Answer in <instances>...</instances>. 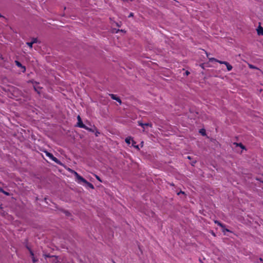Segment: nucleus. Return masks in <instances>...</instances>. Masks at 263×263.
<instances>
[{
    "instance_id": "nucleus-28",
    "label": "nucleus",
    "mask_w": 263,
    "mask_h": 263,
    "mask_svg": "<svg viewBox=\"0 0 263 263\" xmlns=\"http://www.w3.org/2000/svg\"><path fill=\"white\" fill-rule=\"evenodd\" d=\"M144 126H152V124L151 123H144Z\"/></svg>"
},
{
    "instance_id": "nucleus-10",
    "label": "nucleus",
    "mask_w": 263,
    "mask_h": 263,
    "mask_svg": "<svg viewBox=\"0 0 263 263\" xmlns=\"http://www.w3.org/2000/svg\"><path fill=\"white\" fill-rule=\"evenodd\" d=\"M234 144L236 145L237 146L240 147L242 149L246 150V148L245 145H243L241 143H234Z\"/></svg>"
},
{
    "instance_id": "nucleus-38",
    "label": "nucleus",
    "mask_w": 263,
    "mask_h": 263,
    "mask_svg": "<svg viewBox=\"0 0 263 263\" xmlns=\"http://www.w3.org/2000/svg\"><path fill=\"white\" fill-rule=\"evenodd\" d=\"M0 17L5 18V17L4 16H3L1 14H0Z\"/></svg>"
},
{
    "instance_id": "nucleus-43",
    "label": "nucleus",
    "mask_w": 263,
    "mask_h": 263,
    "mask_svg": "<svg viewBox=\"0 0 263 263\" xmlns=\"http://www.w3.org/2000/svg\"><path fill=\"white\" fill-rule=\"evenodd\" d=\"M98 134H100V133H99V132H97L96 133V135L97 136H98Z\"/></svg>"
},
{
    "instance_id": "nucleus-6",
    "label": "nucleus",
    "mask_w": 263,
    "mask_h": 263,
    "mask_svg": "<svg viewBox=\"0 0 263 263\" xmlns=\"http://www.w3.org/2000/svg\"><path fill=\"white\" fill-rule=\"evenodd\" d=\"M83 182L85 184V185L86 187H89L91 189H94V186L93 185L87 181L85 178H83V180L81 181V183Z\"/></svg>"
},
{
    "instance_id": "nucleus-11",
    "label": "nucleus",
    "mask_w": 263,
    "mask_h": 263,
    "mask_svg": "<svg viewBox=\"0 0 263 263\" xmlns=\"http://www.w3.org/2000/svg\"><path fill=\"white\" fill-rule=\"evenodd\" d=\"M257 34L258 35H260L261 34H262L263 33V28L259 26L258 28L257 29Z\"/></svg>"
},
{
    "instance_id": "nucleus-35",
    "label": "nucleus",
    "mask_w": 263,
    "mask_h": 263,
    "mask_svg": "<svg viewBox=\"0 0 263 263\" xmlns=\"http://www.w3.org/2000/svg\"><path fill=\"white\" fill-rule=\"evenodd\" d=\"M196 162V161H194L192 162V163H191L192 165L193 166Z\"/></svg>"
},
{
    "instance_id": "nucleus-29",
    "label": "nucleus",
    "mask_w": 263,
    "mask_h": 263,
    "mask_svg": "<svg viewBox=\"0 0 263 263\" xmlns=\"http://www.w3.org/2000/svg\"><path fill=\"white\" fill-rule=\"evenodd\" d=\"M180 194L185 195V193L183 191H180L179 192L177 193V195H180Z\"/></svg>"
},
{
    "instance_id": "nucleus-21",
    "label": "nucleus",
    "mask_w": 263,
    "mask_h": 263,
    "mask_svg": "<svg viewBox=\"0 0 263 263\" xmlns=\"http://www.w3.org/2000/svg\"><path fill=\"white\" fill-rule=\"evenodd\" d=\"M209 61L210 62H213V61H215V62H218L219 63V62H221V61H219L214 58H209Z\"/></svg>"
},
{
    "instance_id": "nucleus-9",
    "label": "nucleus",
    "mask_w": 263,
    "mask_h": 263,
    "mask_svg": "<svg viewBox=\"0 0 263 263\" xmlns=\"http://www.w3.org/2000/svg\"><path fill=\"white\" fill-rule=\"evenodd\" d=\"M15 65L18 67H20L22 69V72L24 73L26 71V67L25 66H23L21 62H20L19 61H15Z\"/></svg>"
},
{
    "instance_id": "nucleus-34",
    "label": "nucleus",
    "mask_w": 263,
    "mask_h": 263,
    "mask_svg": "<svg viewBox=\"0 0 263 263\" xmlns=\"http://www.w3.org/2000/svg\"><path fill=\"white\" fill-rule=\"evenodd\" d=\"M256 263H261L259 260V258L256 260V261H255Z\"/></svg>"
},
{
    "instance_id": "nucleus-44",
    "label": "nucleus",
    "mask_w": 263,
    "mask_h": 263,
    "mask_svg": "<svg viewBox=\"0 0 263 263\" xmlns=\"http://www.w3.org/2000/svg\"><path fill=\"white\" fill-rule=\"evenodd\" d=\"M260 182H261V183H263V180L260 181Z\"/></svg>"
},
{
    "instance_id": "nucleus-37",
    "label": "nucleus",
    "mask_w": 263,
    "mask_h": 263,
    "mask_svg": "<svg viewBox=\"0 0 263 263\" xmlns=\"http://www.w3.org/2000/svg\"><path fill=\"white\" fill-rule=\"evenodd\" d=\"M256 180L259 181H260H260H262V180L260 178H257Z\"/></svg>"
},
{
    "instance_id": "nucleus-22",
    "label": "nucleus",
    "mask_w": 263,
    "mask_h": 263,
    "mask_svg": "<svg viewBox=\"0 0 263 263\" xmlns=\"http://www.w3.org/2000/svg\"><path fill=\"white\" fill-rule=\"evenodd\" d=\"M64 213L65 214L66 216H71V213L67 210H64Z\"/></svg>"
},
{
    "instance_id": "nucleus-18",
    "label": "nucleus",
    "mask_w": 263,
    "mask_h": 263,
    "mask_svg": "<svg viewBox=\"0 0 263 263\" xmlns=\"http://www.w3.org/2000/svg\"><path fill=\"white\" fill-rule=\"evenodd\" d=\"M199 133L202 135V136H205L206 135V132H205V130L203 128H202V129H200L199 130Z\"/></svg>"
},
{
    "instance_id": "nucleus-24",
    "label": "nucleus",
    "mask_w": 263,
    "mask_h": 263,
    "mask_svg": "<svg viewBox=\"0 0 263 263\" xmlns=\"http://www.w3.org/2000/svg\"><path fill=\"white\" fill-rule=\"evenodd\" d=\"M31 42H32V43H33V44L34 43H37V42H38V40H37V38H33V39H32V41H31Z\"/></svg>"
},
{
    "instance_id": "nucleus-45",
    "label": "nucleus",
    "mask_w": 263,
    "mask_h": 263,
    "mask_svg": "<svg viewBox=\"0 0 263 263\" xmlns=\"http://www.w3.org/2000/svg\"><path fill=\"white\" fill-rule=\"evenodd\" d=\"M260 35H263V33H262V34H261Z\"/></svg>"
},
{
    "instance_id": "nucleus-27",
    "label": "nucleus",
    "mask_w": 263,
    "mask_h": 263,
    "mask_svg": "<svg viewBox=\"0 0 263 263\" xmlns=\"http://www.w3.org/2000/svg\"><path fill=\"white\" fill-rule=\"evenodd\" d=\"M144 123H142L140 121H138V125L141 126V127H142L143 128H144Z\"/></svg>"
},
{
    "instance_id": "nucleus-19",
    "label": "nucleus",
    "mask_w": 263,
    "mask_h": 263,
    "mask_svg": "<svg viewBox=\"0 0 263 263\" xmlns=\"http://www.w3.org/2000/svg\"><path fill=\"white\" fill-rule=\"evenodd\" d=\"M0 192H1V193H3L4 194H5V195H7V196H9V195H10V194H9L8 192H7L5 191L4 190H3L2 188H1V189H0Z\"/></svg>"
},
{
    "instance_id": "nucleus-39",
    "label": "nucleus",
    "mask_w": 263,
    "mask_h": 263,
    "mask_svg": "<svg viewBox=\"0 0 263 263\" xmlns=\"http://www.w3.org/2000/svg\"><path fill=\"white\" fill-rule=\"evenodd\" d=\"M0 59H1L3 60H4V58H3V56H2V55H1Z\"/></svg>"
},
{
    "instance_id": "nucleus-14",
    "label": "nucleus",
    "mask_w": 263,
    "mask_h": 263,
    "mask_svg": "<svg viewBox=\"0 0 263 263\" xmlns=\"http://www.w3.org/2000/svg\"><path fill=\"white\" fill-rule=\"evenodd\" d=\"M132 140H133V139L132 137H128L125 139V141L127 144H129L130 143V142H132Z\"/></svg>"
},
{
    "instance_id": "nucleus-33",
    "label": "nucleus",
    "mask_w": 263,
    "mask_h": 263,
    "mask_svg": "<svg viewBox=\"0 0 263 263\" xmlns=\"http://www.w3.org/2000/svg\"><path fill=\"white\" fill-rule=\"evenodd\" d=\"M190 73V72L189 71H186L185 72V74L186 76H188Z\"/></svg>"
},
{
    "instance_id": "nucleus-1",
    "label": "nucleus",
    "mask_w": 263,
    "mask_h": 263,
    "mask_svg": "<svg viewBox=\"0 0 263 263\" xmlns=\"http://www.w3.org/2000/svg\"><path fill=\"white\" fill-rule=\"evenodd\" d=\"M44 256L47 262L51 263H61L56 256L50 255L49 254H44Z\"/></svg>"
},
{
    "instance_id": "nucleus-5",
    "label": "nucleus",
    "mask_w": 263,
    "mask_h": 263,
    "mask_svg": "<svg viewBox=\"0 0 263 263\" xmlns=\"http://www.w3.org/2000/svg\"><path fill=\"white\" fill-rule=\"evenodd\" d=\"M78 122H77V126L82 128H86V126L83 124L82 120L80 116H78L77 117Z\"/></svg>"
},
{
    "instance_id": "nucleus-23",
    "label": "nucleus",
    "mask_w": 263,
    "mask_h": 263,
    "mask_svg": "<svg viewBox=\"0 0 263 263\" xmlns=\"http://www.w3.org/2000/svg\"><path fill=\"white\" fill-rule=\"evenodd\" d=\"M32 260L33 263H36L38 261V259L35 258V257H32Z\"/></svg>"
},
{
    "instance_id": "nucleus-41",
    "label": "nucleus",
    "mask_w": 263,
    "mask_h": 263,
    "mask_svg": "<svg viewBox=\"0 0 263 263\" xmlns=\"http://www.w3.org/2000/svg\"><path fill=\"white\" fill-rule=\"evenodd\" d=\"M187 158L188 159H191V156H188L187 157Z\"/></svg>"
},
{
    "instance_id": "nucleus-16",
    "label": "nucleus",
    "mask_w": 263,
    "mask_h": 263,
    "mask_svg": "<svg viewBox=\"0 0 263 263\" xmlns=\"http://www.w3.org/2000/svg\"><path fill=\"white\" fill-rule=\"evenodd\" d=\"M215 223L217 224L218 226H220L221 228H224V224L221 223L219 221L216 220L215 221Z\"/></svg>"
},
{
    "instance_id": "nucleus-15",
    "label": "nucleus",
    "mask_w": 263,
    "mask_h": 263,
    "mask_svg": "<svg viewBox=\"0 0 263 263\" xmlns=\"http://www.w3.org/2000/svg\"><path fill=\"white\" fill-rule=\"evenodd\" d=\"M33 88H34V90L37 92V93H40V91L39 90H40L41 89H42V88L40 86H36L35 85L33 86Z\"/></svg>"
},
{
    "instance_id": "nucleus-42",
    "label": "nucleus",
    "mask_w": 263,
    "mask_h": 263,
    "mask_svg": "<svg viewBox=\"0 0 263 263\" xmlns=\"http://www.w3.org/2000/svg\"><path fill=\"white\" fill-rule=\"evenodd\" d=\"M212 234L213 235L215 236V234L213 231L212 232Z\"/></svg>"
},
{
    "instance_id": "nucleus-4",
    "label": "nucleus",
    "mask_w": 263,
    "mask_h": 263,
    "mask_svg": "<svg viewBox=\"0 0 263 263\" xmlns=\"http://www.w3.org/2000/svg\"><path fill=\"white\" fill-rule=\"evenodd\" d=\"M70 170L73 174L78 183H81V181L83 180V179L84 178L83 177H82L81 176H80L77 172L71 170Z\"/></svg>"
},
{
    "instance_id": "nucleus-7",
    "label": "nucleus",
    "mask_w": 263,
    "mask_h": 263,
    "mask_svg": "<svg viewBox=\"0 0 263 263\" xmlns=\"http://www.w3.org/2000/svg\"><path fill=\"white\" fill-rule=\"evenodd\" d=\"M109 96L110 97V98L112 100L117 101L120 104H122L121 100L116 95H115V94H113V93H110V94H109Z\"/></svg>"
},
{
    "instance_id": "nucleus-17",
    "label": "nucleus",
    "mask_w": 263,
    "mask_h": 263,
    "mask_svg": "<svg viewBox=\"0 0 263 263\" xmlns=\"http://www.w3.org/2000/svg\"><path fill=\"white\" fill-rule=\"evenodd\" d=\"M248 67L250 68V69H257V70H259V69L256 66L252 65V64H248Z\"/></svg>"
},
{
    "instance_id": "nucleus-25",
    "label": "nucleus",
    "mask_w": 263,
    "mask_h": 263,
    "mask_svg": "<svg viewBox=\"0 0 263 263\" xmlns=\"http://www.w3.org/2000/svg\"><path fill=\"white\" fill-rule=\"evenodd\" d=\"M26 44L30 48H32L33 43H32L31 42H27Z\"/></svg>"
},
{
    "instance_id": "nucleus-32",
    "label": "nucleus",
    "mask_w": 263,
    "mask_h": 263,
    "mask_svg": "<svg viewBox=\"0 0 263 263\" xmlns=\"http://www.w3.org/2000/svg\"><path fill=\"white\" fill-rule=\"evenodd\" d=\"M96 178L98 180H99L100 182H102V180H101L100 178L98 176H96Z\"/></svg>"
},
{
    "instance_id": "nucleus-3",
    "label": "nucleus",
    "mask_w": 263,
    "mask_h": 263,
    "mask_svg": "<svg viewBox=\"0 0 263 263\" xmlns=\"http://www.w3.org/2000/svg\"><path fill=\"white\" fill-rule=\"evenodd\" d=\"M24 245L25 247L29 251L31 258L34 257V254L33 251L32 250L31 247L28 245L27 239H25V242H24Z\"/></svg>"
},
{
    "instance_id": "nucleus-8",
    "label": "nucleus",
    "mask_w": 263,
    "mask_h": 263,
    "mask_svg": "<svg viewBox=\"0 0 263 263\" xmlns=\"http://www.w3.org/2000/svg\"><path fill=\"white\" fill-rule=\"evenodd\" d=\"M219 63L221 64H224L227 66V70L229 71H231L233 68L232 66L231 65H230L229 64V63H228L226 61L219 62Z\"/></svg>"
},
{
    "instance_id": "nucleus-26",
    "label": "nucleus",
    "mask_w": 263,
    "mask_h": 263,
    "mask_svg": "<svg viewBox=\"0 0 263 263\" xmlns=\"http://www.w3.org/2000/svg\"><path fill=\"white\" fill-rule=\"evenodd\" d=\"M62 263H73L71 260H63Z\"/></svg>"
},
{
    "instance_id": "nucleus-12",
    "label": "nucleus",
    "mask_w": 263,
    "mask_h": 263,
    "mask_svg": "<svg viewBox=\"0 0 263 263\" xmlns=\"http://www.w3.org/2000/svg\"><path fill=\"white\" fill-rule=\"evenodd\" d=\"M136 142L134 140H132V146L136 148L137 150H139L140 148L139 147V145H136Z\"/></svg>"
},
{
    "instance_id": "nucleus-30",
    "label": "nucleus",
    "mask_w": 263,
    "mask_h": 263,
    "mask_svg": "<svg viewBox=\"0 0 263 263\" xmlns=\"http://www.w3.org/2000/svg\"><path fill=\"white\" fill-rule=\"evenodd\" d=\"M85 129L87 130H88V131L92 132V130L91 128H90L88 127H87V126H86V128H85Z\"/></svg>"
},
{
    "instance_id": "nucleus-20",
    "label": "nucleus",
    "mask_w": 263,
    "mask_h": 263,
    "mask_svg": "<svg viewBox=\"0 0 263 263\" xmlns=\"http://www.w3.org/2000/svg\"><path fill=\"white\" fill-rule=\"evenodd\" d=\"M29 83H32V84H36V85H37V84H39V83L34 81V80H29L28 82Z\"/></svg>"
},
{
    "instance_id": "nucleus-2",
    "label": "nucleus",
    "mask_w": 263,
    "mask_h": 263,
    "mask_svg": "<svg viewBox=\"0 0 263 263\" xmlns=\"http://www.w3.org/2000/svg\"><path fill=\"white\" fill-rule=\"evenodd\" d=\"M44 152L45 153L46 156L48 157L50 159L55 162L57 164L63 165V164L56 157H55L51 153L48 152L47 151H44Z\"/></svg>"
},
{
    "instance_id": "nucleus-13",
    "label": "nucleus",
    "mask_w": 263,
    "mask_h": 263,
    "mask_svg": "<svg viewBox=\"0 0 263 263\" xmlns=\"http://www.w3.org/2000/svg\"><path fill=\"white\" fill-rule=\"evenodd\" d=\"M222 228V231L224 233V235H226V232L232 233L231 231H230L229 229L226 228V227L225 224H224V228Z\"/></svg>"
},
{
    "instance_id": "nucleus-31",
    "label": "nucleus",
    "mask_w": 263,
    "mask_h": 263,
    "mask_svg": "<svg viewBox=\"0 0 263 263\" xmlns=\"http://www.w3.org/2000/svg\"><path fill=\"white\" fill-rule=\"evenodd\" d=\"M134 16V13L133 12H130L128 17L129 18L130 17H133Z\"/></svg>"
},
{
    "instance_id": "nucleus-36",
    "label": "nucleus",
    "mask_w": 263,
    "mask_h": 263,
    "mask_svg": "<svg viewBox=\"0 0 263 263\" xmlns=\"http://www.w3.org/2000/svg\"><path fill=\"white\" fill-rule=\"evenodd\" d=\"M259 260H260L261 263H263V259H262V258L260 257L259 258Z\"/></svg>"
},
{
    "instance_id": "nucleus-40",
    "label": "nucleus",
    "mask_w": 263,
    "mask_h": 263,
    "mask_svg": "<svg viewBox=\"0 0 263 263\" xmlns=\"http://www.w3.org/2000/svg\"><path fill=\"white\" fill-rule=\"evenodd\" d=\"M203 65H204V64H201L200 65V66H201L202 68H204V67H203Z\"/></svg>"
}]
</instances>
